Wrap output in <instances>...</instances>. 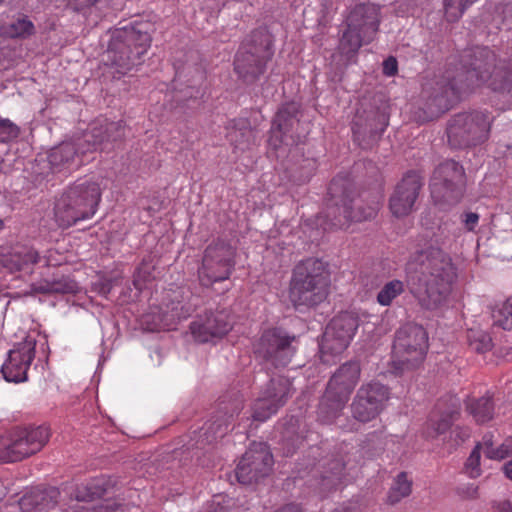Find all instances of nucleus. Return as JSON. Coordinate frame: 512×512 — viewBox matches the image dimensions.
<instances>
[{"label":"nucleus","instance_id":"4be33fe9","mask_svg":"<svg viewBox=\"0 0 512 512\" xmlns=\"http://www.w3.org/2000/svg\"><path fill=\"white\" fill-rule=\"evenodd\" d=\"M35 348L36 339L26 336L9 351L8 358L1 368L6 381L19 383L27 380V371L35 358Z\"/></svg>","mask_w":512,"mask_h":512},{"label":"nucleus","instance_id":"0eeeda50","mask_svg":"<svg viewBox=\"0 0 512 512\" xmlns=\"http://www.w3.org/2000/svg\"><path fill=\"white\" fill-rule=\"evenodd\" d=\"M380 21V6L372 3L356 5L345 20L346 28L338 45L340 54L351 59L363 45L371 43L379 30Z\"/></svg>","mask_w":512,"mask_h":512},{"label":"nucleus","instance_id":"f257e3e1","mask_svg":"<svg viewBox=\"0 0 512 512\" xmlns=\"http://www.w3.org/2000/svg\"><path fill=\"white\" fill-rule=\"evenodd\" d=\"M405 273L411 293L427 310H436L446 303L457 277L451 257L432 245L416 249L410 255Z\"/></svg>","mask_w":512,"mask_h":512},{"label":"nucleus","instance_id":"8fccbe9b","mask_svg":"<svg viewBox=\"0 0 512 512\" xmlns=\"http://www.w3.org/2000/svg\"><path fill=\"white\" fill-rule=\"evenodd\" d=\"M404 283L394 279L384 284L377 294V302L381 306H389L393 300L404 292Z\"/></svg>","mask_w":512,"mask_h":512},{"label":"nucleus","instance_id":"4d7b16f0","mask_svg":"<svg viewBox=\"0 0 512 512\" xmlns=\"http://www.w3.org/2000/svg\"><path fill=\"white\" fill-rule=\"evenodd\" d=\"M269 145L274 149H281L282 145H296L297 143H291L289 134L284 133L282 130H278L277 127L272 124L269 137Z\"/></svg>","mask_w":512,"mask_h":512},{"label":"nucleus","instance_id":"37998d69","mask_svg":"<svg viewBox=\"0 0 512 512\" xmlns=\"http://www.w3.org/2000/svg\"><path fill=\"white\" fill-rule=\"evenodd\" d=\"M291 382L284 376H278L270 379L261 394L284 405L291 396Z\"/></svg>","mask_w":512,"mask_h":512},{"label":"nucleus","instance_id":"ea45409f","mask_svg":"<svg viewBox=\"0 0 512 512\" xmlns=\"http://www.w3.org/2000/svg\"><path fill=\"white\" fill-rule=\"evenodd\" d=\"M350 342L345 337L336 334L334 331L328 329L322 336L320 343L321 359L324 363H329V357H334L344 352L349 346Z\"/></svg>","mask_w":512,"mask_h":512},{"label":"nucleus","instance_id":"7ed1b4c3","mask_svg":"<svg viewBox=\"0 0 512 512\" xmlns=\"http://www.w3.org/2000/svg\"><path fill=\"white\" fill-rule=\"evenodd\" d=\"M330 203L325 210V218L330 229H342L351 222H361L376 215L377 204L364 206L355 185L347 178L335 177L329 187Z\"/></svg>","mask_w":512,"mask_h":512},{"label":"nucleus","instance_id":"6e6d98bb","mask_svg":"<svg viewBox=\"0 0 512 512\" xmlns=\"http://www.w3.org/2000/svg\"><path fill=\"white\" fill-rule=\"evenodd\" d=\"M476 0H444V7L449 17L460 18L466 8Z\"/></svg>","mask_w":512,"mask_h":512},{"label":"nucleus","instance_id":"b1692460","mask_svg":"<svg viewBox=\"0 0 512 512\" xmlns=\"http://www.w3.org/2000/svg\"><path fill=\"white\" fill-rule=\"evenodd\" d=\"M193 294L188 288L177 287L169 290L162 301V322L172 326L182 319L188 318L196 308L192 303Z\"/></svg>","mask_w":512,"mask_h":512},{"label":"nucleus","instance_id":"f8f14e48","mask_svg":"<svg viewBox=\"0 0 512 512\" xmlns=\"http://www.w3.org/2000/svg\"><path fill=\"white\" fill-rule=\"evenodd\" d=\"M297 336L282 327L265 329L253 344L257 358L275 368L288 366L297 351Z\"/></svg>","mask_w":512,"mask_h":512},{"label":"nucleus","instance_id":"9d476101","mask_svg":"<svg viewBox=\"0 0 512 512\" xmlns=\"http://www.w3.org/2000/svg\"><path fill=\"white\" fill-rule=\"evenodd\" d=\"M490 120L481 111L461 112L446 124L448 144L454 149H465L482 144L488 139Z\"/></svg>","mask_w":512,"mask_h":512},{"label":"nucleus","instance_id":"13d9d810","mask_svg":"<svg viewBox=\"0 0 512 512\" xmlns=\"http://www.w3.org/2000/svg\"><path fill=\"white\" fill-rule=\"evenodd\" d=\"M509 447L505 444H501L497 448H489V450H484V454L487 458L492 460H502L509 455Z\"/></svg>","mask_w":512,"mask_h":512},{"label":"nucleus","instance_id":"774afa93","mask_svg":"<svg viewBox=\"0 0 512 512\" xmlns=\"http://www.w3.org/2000/svg\"><path fill=\"white\" fill-rule=\"evenodd\" d=\"M275 512H302L301 508L296 504H288Z\"/></svg>","mask_w":512,"mask_h":512},{"label":"nucleus","instance_id":"f03ea898","mask_svg":"<svg viewBox=\"0 0 512 512\" xmlns=\"http://www.w3.org/2000/svg\"><path fill=\"white\" fill-rule=\"evenodd\" d=\"M152 30L153 25L148 21L114 29L106 50L107 62L120 74L140 65L150 47Z\"/></svg>","mask_w":512,"mask_h":512},{"label":"nucleus","instance_id":"ddd939ff","mask_svg":"<svg viewBox=\"0 0 512 512\" xmlns=\"http://www.w3.org/2000/svg\"><path fill=\"white\" fill-rule=\"evenodd\" d=\"M46 426L17 428L9 438L0 440V463L22 461L38 453L48 442Z\"/></svg>","mask_w":512,"mask_h":512},{"label":"nucleus","instance_id":"2eb2a0df","mask_svg":"<svg viewBox=\"0 0 512 512\" xmlns=\"http://www.w3.org/2000/svg\"><path fill=\"white\" fill-rule=\"evenodd\" d=\"M497 55L487 46L470 47L462 51L459 65L454 72L458 76L462 87L467 91L474 86L488 81L491 69L495 66Z\"/></svg>","mask_w":512,"mask_h":512},{"label":"nucleus","instance_id":"c85d7f7f","mask_svg":"<svg viewBox=\"0 0 512 512\" xmlns=\"http://www.w3.org/2000/svg\"><path fill=\"white\" fill-rule=\"evenodd\" d=\"M361 374V367L358 361H348L342 364L331 376L327 387L340 395L350 398Z\"/></svg>","mask_w":512,"mask_h":512},{"label":"nucleus","instance_id":"e2e57ef3","mask_svg":"<svg viewBox=\"0 0 512 512\" xmlns=\"http://www.w3.org/2000/svg\"><path fill=\"white\" fill-rule=\"evenodd\" d=\"M97 2L98 0H70V6L77 12H84Z\"/></svg>","mask_w":512,"mask_h":512},{"label":"nucleus","instance_id":"cd10ccee","mask_svg":"<svg viewBox=\"0 0 512 512\" xmlns=\"http://www.w3.org/2000/svg\"><path fill=\"white\" fill-rule=\"evenodd\" d=\"M226 138L235 152L250 150L256 143V129L247 118H235L225 126Z\"/></svg>","mask_w":512,"mask_h":512},{"label":"nucleus","instance_id":"f3484780","mask_svg":"<svg viewBox=\"0 0 512 512\" xmlns=\"http://www.w3.org/2000/svg\"><path fill=\"white\" fill-rule=\"evenodd\" d=\"M244 407V398L237 390L222 395L217 403V409L206 426L202 429V442L211 444L222 438L232 429V422Z\"/></svg>","mask_w":512,"mask_h":512},{"label":"nucleus","instance_id":"2f4dec72","mask_svg":"<svg viewBox=\"0 0 512 512\" xmlns=\"http://www.w3.org/2000/svg\"><path fill=\"white\" fill-rule=\"evenodd\" d=\"M348 398L326 388L320 398L317 409V420L322 424H332L341 415Z\"/></svg>","mask_w":512,"mask_h":512},{"label":"nucleus","instance_id":"680f3d73","mask_svg":"<svg viewBox=\"0 0 512 512\" xmlns=\"http://www.w3.org/2000/svg\"><path fill=\"white\" fill-rule=\"evenodd\" d=\"M495 11L502 16L503 23H512V2L497 5Z\"/></svg>","mask_w":512,"mask_h":512},{"label":"nucleus","instance_id":"bb28decb","mask_svg":"<svg viewBox=\"0 0 512 512\" xmlns=\"http://www.w3.org/2000/svg\"><path fill=\"white\" fill-rule=\"evenodd\" d=\"M300 106L295 102H289L282 105L274 119V124L278 130L289 134L291 143H299L305 137V131L300 123Z\"/></svg>","mask_w":512,"mask_h":512},{"label":"nucleus","instance_id":"338daca9","mask_svg":"<svg viewBox=\"0 0 512 512\" xmlns=\"http://www.w3.org/2000/svg\"><path fill=\"white\" fill-rule=\"evenodd\" d=\"M482 444V449L483 450H489V448H493L494 446V443H493V436L490 435V434H486L483 436L482 438V442H480Z\"/></svg>","mask_w":512,"mask_h":512},{"label":"nucleus","instance_id":"58836bf2","mask_svg":"<svg viewBox=\"0 0 512 512\" xmlns=\"http://www.w3.org/2000/svg\"><path fill=\"white\" fill-rule=\"evenodd\" d=\"M304 440L298 419L291 417L285 424L281 431L280 445L282 446L283 454L290 456L295 453Z\"/></svg>","mask_w":512,"mask_h":512},{"label":"nucleus","instance_id":"4c0bfd02","mask_svg":"<svg viewBox=\"0 0 512 512\" xmlns=\"http://www.w3.org/2000/svg\"><path fill=\"white\" fill-rule=\"evenodd\" d=\"M465 407L478 424H484L494 416L493 396L488 393L479 398H468Z\"/></svg>","mask_w":512,"mask_h":512},{"label":"nucleus","instance_id":"9b49d317","mask_svg":"<svg viewBox=\"0 0 512 512\" xmlns=\"http://www.w3.org/2000/svg\"><path fill=\"white\" fill-rule=\"evenodd\" d=\"M457 74L447 69L443 75L435 76L423 85L424 111L433 119L450 110L467 90L462 87Z\"/></svg>","mask_w":512,"mask_h":512},{"label":"nucleus","instance_id":"aec40b11","mask_svg":"<svg viewBox=\"0 0 512 512\" xmlns=\"http://www.w3.org/2000/svg\"><path fill=\"white\" fill-rule=\"evenodd\" d=\"M423 184V178L414 170L403 175L389 198V209L393 216L405 217L414 210Z\"/></svg>","mask_w":512,"mask_h":512},{"label":"nucleus","instance_id":"423d86ee","mask_svg":"<svg viewBox=\"0 0 512 512\" xmlns=\"http://www.w3.org/2000/svg\"><path fill=\"white\" fill-rule=\"evenodd\" d=\"M101 200V190L95 182L75 183L56 201L54 217L57 225L67 229L91 219Z\"/></svg>","mask_w":512,"mask_h":512},{"label":"nucleus","instance_id":"c03bdc74","mask_svg":"<svg viewBox=\"0 0 512 512\" xmlns=\"http://www.w3.org/2000/svg\"><path fill=\"white\" fill-rule=\"evenodd\" d=\"M490 312L493 319V326L503 330L512 329V303L510 300L496 302L490 305Z\"/></svg>","mask_w":512,"mask_h":512},{"label":"nucleus","instance_id":"6e6552de","mask_svg":"<svg viewBox=\"0 0 512 512\" xmlns=\"http://www.w3.org/2000/svg\"><path fill=\"white\" fill-rule=\"evenodd\" d=\"M428 334L423 326L408 322L397 329L391 356V372L402 375L417 369L428 350Z\"/></svg>","mask_w":512,"mask_h":512},{"label":"nucleus","instance_id":"09e8293b","mask_svg":"<svg viewBox=\"0 0 512 512\" xmlns=\"http://www.w3.org/2000/svg\"><path fill=\"white\" fill-rule=\"evenodd\" d=\"M385 437L377 432L368 434L361 444V451L369 459L380 456L385 450Z\"/></svg>","mask_w":512,"mask_h":512},{"label":"nucleus","instance_id":"5701e85b","mask_svg":"<svg viewBox=\"0 0 512 512\" xmlns=\"http://www.w3.org/2000/svg\"><path fill=\"white\" fill-rule=\"evenodd\" d=\"M231 328L230 316L226 310L207 311L190 324L191 334L200 343L222 338Z\"/></svg>","mask_w":512,"mask_h":512},{"label":"nucleus","instance_id":"a211bd4d","mask_svg":"<svg viewBox=\"0 0 512 512\" xmlns=\"http://www.w3.org/2000/svg\"><path fill=\"white\" fill-rule=\"evenodd\" d=\"M389 399L390 388L388 386L377 380L363 383L353 398L352 416L359 422H370L384 410Z\"/></svg>","mask_w":512,"mask_h":512},{"label":"nucleus","instance_id":"052dcab7","mask_svg":"<svg viewBox=\"0 0 512 512\" xmlns=\"http://www.w3.org/2000/svg\"><path fill=\"white\" fill-rule=\"evenodd\" d=\"M383 74L386 76H394L398 72V62L397 59L393 56H389L383 61L382 64Z\"/></svg>","mask_w":512,"mask_h":512},{"label":"nucleus","instance_id":"69168bd1","mask_svg":"<svg viewBox=\"0 0 512 512\" xmlns=\"http://www.w3.org/2000/svg\"><path fill=\"white\" fill-rule=\"evenodd\" d=\"M112 281L111 280H103L95 284V288L99 294L103 296H107L112 290Z\"/></svg>","mask_w":512,"mask_h":512},{"label":"nucleus","instance_id":"603ef678","mask_svg":"<svg viewBox=\"0 0 512 512\" xmlns=\"http://www.w3.org/2000/svg\"><path fill=\"white\" fill-rule=\"evenodd\" d=\"M154 271V265L151 263V261L143 260L139 267L137 268L133 284L136 289L142 290L145 286L146 282H149L151 279L154 278L153 276Z\"/></svg>","mask_w":512,"mask_h":512},{"label":"nucleus","instance_id":"79ce46f5","mask_svg":"<svg viewBox=\"0 0 512 512\" xmlns=\"http://www.w3.org/2000/svg\"><path fill=\"white\" fill-rule=\"evenodd\" d=\"M113 486L110 479L99 477L91 480L88 484L78 487L75 498L78 501H93L96 498L103 497Z\"/></svg>","mask_w":512,"mask_h":512},{"label":"nucleus","instance_id":"dca6fc26","mask_svg":"<svg viewBox=\"0 0 512 512\" xmlns=\"http://www.w3.org/2000/svg\"><path fill=\"white\" fill-rule=\"evenodd\" d=\"M389 124L385 109L374 107L371 101H362L352 120L354 141L363 148L371 149L381 138Z\"/></svg>","mask_w":512,"mask_h":512},{"label":"nucleus","instance_id":"473e14b6","mask_svg":"<svg viewBox=\"0 0 512 512\" xmlns=\"http://www.w3.org/2000/svg\"><path fill=\"white\" fill-rule=\"evenodd\" d=\"M31 289L34 293L38 294H66L75 293L78 286L77 283L69 277L63 274L53 273L33 283Z\"/></svg>","mask_w":512,"mask_h":512},{"label":"nucleus","instance_id":"0e129e2a","mask_svg":"<svg viewBox=\"0 0 512 512\" xmlns=\"http://www.w3.org/2000/svg\"><path fill=\"white\" fill-rule=\"evenodd\" d=\"M479 215L475 212H468L464 215L463 222L469 231H473L475 226L478 224Z\"/></svg>","mask_w":512,"mask_h":512},{"label":"nucleus","instance_id":"72a5a7b5","mask_svg":"<svg viewBox=\"0 0 512 512\" xmlns=\"http://www.w3.org/2000/svg\"><path fill=\"white\" fill-rule=\"evenodd\" d=\"M83 149H85V146L81 139L77 143L62 142L51 149L48 161L53 169L60 171L62 168L74 163L75 159L80 155L86 154L87 152H83Z\"/></svg>","mask_w":512,"mask_h":512},{"label":"nucleus","instance_id":"49530a36","mask_svg":"<svg viewBox=\"0 0 512 512\" xmlns=\"http://www.w3.org/2000/svg\"><path fill=\"white\" fill-rule=\"evenodd\" d=\"M467 342L469 347L479 354L486 353L493 347L491 336L480 328L468 329Z\"/></svg>","mask_w":512,"mask_h":512},{"label":"nucleus","instance_id":"39448f33","mask_svg":"<svg viewBox=\"0 0 512 512\" xmlns=\"http://www.w3.org/2000/svg\"><path fill=\"white\" fill-rule=\"evenodd\" d=\"M273 36L266 27L251 31L241 42L233 59V70L244 84L256 83L274 56Z\"/></svg>","mask_w":512,"mask_h":512},{"label":"nucleus","instance_id":"a19ab883","mask_svg":"<svg viewBox=\"0 0 512 512\" xmlns=\"http://www.w3.org/2000/svg\"><path fill=\"white\" fill-rule=\"evenodd\" d=\"M359 326V318L354 313L343 312L335 316L327 328L334 331L336 334H340L346 338L347 341H351L357 328Z\"/></svg>","mask_w":512,"mask_h":512},{"label":"nucleus","instance_id":"c756f323","mask_svg":"<svg viewBox=\"0 0 512 512\" xmlns=\"http://www.w3.org/2000/svg\"><path fill=\"white\" fill-rule=\"evenodd\" d=\"M60 491L56 487L34 489L19 500V507L23 512H42L56 507Z\"/></svg>","mask_w":512,"mask_h":512},{"label":"nucleus","instance_id":"3c124183","mask_svg":"<svg viewBox=\"0 0 512 512\" xmlns=\"http://www.w3.org/2000/svg\"><path fill=\"white\" fill-rule=\"evenodd\" d=\"M5 33L11 38H24L34 33V25L27 18H18L5 27Z\"/></svg>","mask_w":512,"mask_h":512},{"label":"nucleus","instance_id":"393cba45","mask_svg":"<svg viewBox=\"0 0 512 512\" xmlns=\"http://www.w3.org/2000/svg\"><path fill=\"white\" fill-rule=\"evenodd\" d=\"M175 80L191 89L188 93L190 98H197L200 95V88L205 80V70L200 63L198 52L190 51L186 54L185 62L176 66Z\"/></svg>","mask_w":512,"mask_h":512},{"label":"nucleus","instance_id":"bf43d9fd","mask_svg":"<svg viewBox=\"0 0 512 512\" xmlns=\"http://www.w3.org/2000/svg\"><path fill=\"white\" fill-rule=\"evenodd\" d=\"M118 508V504L111 501L101 502L91 507H82L84 512H114Z\"/></svg>","mask_w":512,"mask_h":512},{"label":"nucleus","instance_id":"6ab92c4d","mask_svg":"<svg viewBox=\"0 0 512 512\" xmlns=\"http://www.w3.org/2000/svg\"><path fill=\"white\" fill-rule=\"evenodd\" d=\"M273 464L272 454L263 443H254L242 456L235 469L239 483L251 485L269 475Z\"/></svg>","mask_w":512,"mask_h":512},{"label":"nucleus","instance_id":"c9c22d12","mask_svg":"<svg viewBox=\"0 0 512 512\" xmlns=\"http://www.w3.org/2000/svg\"><path fill=\"white\" fill-rule=\"evenodd\" d=\"M291 160L288 161L286 170L291 180L297 184L307 182L315 169V161L312 158H304L298 147L289 150Z\"/></svg>","mask_w":512,"mask_h":512},{"label":"nucleus","instance_id":"e433bc0d","mask_svg":"<svg viewBox=\"0 0 512 512\" xmlns=\"http://www.w3.org/2000/svg\"><path fill=\"white\" fill-rule=\"evenodd\" d=\"M460 412L457 408L445 411L439 415H432L426 423L425 435L427 438L436 439L447 433L458 420Z\"/></svg>","mask_w":512,"mask_h":512},{"label":"nucleus","instance_id":"f704fd0d","mask_svg":"<svg viewBox=\"0 0 512 512\" xmlns=\"http://www.w3.org/2000/svg\"><path fill=\"white\" fill-rule=\"evenodd\" d=\"M39 255L33 248L24 247L19 251L0 256V267L9 273L28 270L38 262Z\"/></svg>","mask_w":512,"mask_h":512},{"label":"nucleus","instance_id":"7c9ffc66","mask_svg":"<svg viewBox=\"0 0 512 512\" xmlns=\"http://www.w3.org/2000/svg\"><path fill=\"white\" fill-rule=\"evenodd\" d=\"M507 58L495 61L492 67L490 77L488 78L489 87L495 92H509L512 90V41L507 47Z\"/></svg>","mask_w":512,"mask_h":512},{"label":"nucleus","instance_id":"a18cd8bd","mask_svg":"<svg viewBox=\"0 0 512 512\" xmlns=\"http://www.w3.org/2000/svg\"><path fill=\"white\" fill-rule=\"evenodd\" d=\"M411 492L412 481L408 479L406 472H400L389 489L387 501L389 504L394 505L400 502L403 498L408 497Z\"/></svg>","mask_w":512,"mask_h":512},{"label":"nucleus","instance_id":"864d4df0","mask_svg":"<svg viewBox=\"0 0 512 512\" xmlns=\"http://www.w3.org/2000/svg\"><path fill=\"white\" fill-rule=\"evenodd\" d=\"M20 135V127L8 118L0 116V142L9 143L16 140Z\"/></svg>","mask_w":512,"mask_h":512},{"label":"nucleus","instance_id":"5fc2aeb1","mask_svg":"<svg viewBox=\"0 0 512 512\" xmlns=\"http://www.w3.org/2000/svg\"><path fill=\"white\" fill-rule=\"evenodd\" d=\"M482 444L477 443L471 451L466 463V470L471 478H477L481 475L480 459H481Z\"/></svg>","mask_w":512,"mask_h":512},{"label":"nucleus","instance_id":"412c9836","mask_svg":"<svg viewBox=\"0 0 512 512\" xmlns=\"http://www.w3.org/2000/svg\"><path fill=\"white\" fill-rule=\"evenodd\" d=\"M125 136L123 121L97 120L84 133L81 139L85 149L83 152L110 151L113 144Z\"/></svg>","mask_w":512,"mask_h":512},{"label":"nucleus","instance_id":"a878e982","mask_svg":"<svg viewBox=\"0 0 512 512\" xmlns=\"http://www.w3.org/2000/svg\"><path fill=\"white\" fill-rule=\"evenodd\" d=\"M345 460L342 455H332L316 467L313 477L314 486L320 493H328L334 490L342 481L345 471Z\"/></svg>","mask_w":512,"mask_h":512},{"label":"nucleus","instance_id":"20e7f679","mask_svg":"<svg viewBox=\"0 0 512 512\" xmlns=\"http://www.w3.org/2000/svg\"><path fill=\"white\" fill-rule=\"evenodd\" d=\"M328 265L319 258L309 257L298 262L292 270L289 299L294 307H313L322 303L329 293Z\"/></svg>","mask_w":512,"mask_h":512},{"label":"nucleus","instance_id":"de8ad7c7","mask_svg":"<svg viewBox=\"0 0 512 512\" xmlns=\"http://www.w3.org/2000/svg\"><path fill=\"white\" fill-rule=\"evenodd\" d=\"M282 406V404L273 401L260 393L259 398L255 401L253 405L252 417L256 421L264 422L271 415L275 414L278 411V409Z\"/></svg>","mask_w":512,"mask_h":512},{"label":"nucleus","instance_id":"1a4fd4ad","mask_svg":"<svg viewBox=\"0 0 512 512\" xmlns=\"http://www.w3.org/2000/svg\"><path fill=\"white\" fill-rule=\"evenodd\" d=\"M466 184L463 165L453 159H446L435 167L431 176V197L440 207L454 206L462 199Z\"/></svg>","mask_w":512,"mask_h":512},{"label":"nucleus","instance_id":"4468645a","mask_svg":"<svg viewBox=\"0 0 512 512\" xmlns=\"http://www.w3.org/2000/svg\"><path fill=\"white\" fill-rule=\"evenodd\" d=\"M235 248L227 241L217 239L204 250L201 267L198 269L202 286L210 287L227 280L235 266Z\"/></svg>","mask_w":512,"mask_h":512}]
</instances>
